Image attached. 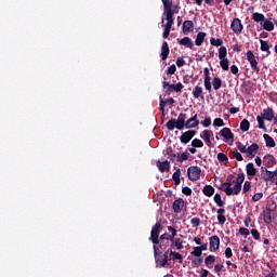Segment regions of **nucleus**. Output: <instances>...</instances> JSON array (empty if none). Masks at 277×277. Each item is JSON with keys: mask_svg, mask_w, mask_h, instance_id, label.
Here are the masks:
<instances>
[{"mask_svg": "<svg viewBox=\"0 0 277 277\" xmlns=\"http://www.w3.org/2000/svg\"><path fill=\"white\" fill-rule=\"evenodd\" d=\"M200 124V120L198 119V114H195L193 117L187 119V115L185 113H180L177 119L171 118L167 123L166 128L168 131H183V129H196Z\"/></svg>", "mask_w": 277, "mask_h": 277, "instance_id": "nucleus-1", "label": "nucleus"}, {"mask_svg": "<svg viewBox=\"0 0 277 277\" xmlns=\"http://www.w3.org/2000/svg\"><path fill=\"white\" fill-rule=\"evenodd\" d=\"M274 109L272 107L264 108L263 111L256 117L258 129L267 133V127H265V120L272 122L274 120Z\"/></svg>", "mask_w": 277, "mask_h": 277, "instance_id": "nucleus-2", "label": "nucleus"}, {"mask_svg": "<svg viewBox=\"0 0 277 277\" xmlns=\"http://www.w3.org/2000/svg\"><path fill=\"white\" fill-rule=\"evenodd\" d=\"M243 181H246V174L238 173L236 181H234V187H225L223 188V192L226 194V196H239L241 194Z\"/></svg>", "mask_w": 277, "mask_h": 277, "instance_id": "nucleus-3", "label": "nucleus"}, {"mask_svg": "<svg viewBox=\"0 0 277 277\" xmlns=\"http://www.w3.org/2000/svg\"><path fill=\"white\" fill-rule=\"evenodd\" d=\"M166 246H168L167 243H160L159 246H154V256H155V261L157 263V265H159V267H168L170 266V259L168 258V253H159V249L160 248H166Z\"/></svg>", "mask_w": 277, "mask_h": 277, "instance_id": "nucleus-4", "label": "nucleus"}, {"mask_svg": "<svg viewBox=\"0 0 277 277\" xmlns=\"http://www.w3.org/2000/svg\"><path fill=\"white\" fill-rule=\"evenodd\" d=\"M163 226H161V223H156L153 227H151V232H150V241L154 246H161V243H163V241H160V233L162 230Z\"/></svg>", "mask_w": 277, "mask_h": 277, "instance_id": "nucleus-5", "label": "nucleus"}, {"mask_svg": "<svg viewBox=\"0 0 277 277\" xmlns=\"http://www.w3.org/2000/svg\"><path fill=\"white\" fill-rule=\"evenodd\" d=\"M202 174V169L198 166H192L187 169V176L188 180L193 183H196V181H200V175Z\"/></svg>", "mask_w": 277, "mask_h": 277, "instance_id": "nucleus-6", "label": "nucleus"}, {"mask_svg": "<svg viewBox=\"0 0 277 277\" xmlns=\"http://www.w3.org/2000/svg\"><path fill=\"white\" fill-rule=\"evenodd\" d=\"M247 61L251 66V70L259 75V72H261V67H259V61H256V56L254 55V52H252L251 50L247 52Z\"/></svg>", "mask_w": 277, "mask_h": 277, "instance_id": "nucleus-7", "label": "nucleus"}, {"mask_svg": "<svg viewBox=\"0 0 277 277\" xmlns=\"http://www.w3.org/2000/svg\"><path fill=\"white\" fill-rule=\"evenodd\" d=\"M200 137H201V140H203V142L206 143V146H208V148H213L215 146V145H213V142L211 141V137H213V131L203 130L200 133Z\"/></svg>", "mask_w": 277, "mask_h": 277, "instance_id": "nucleus-8", "label": "nucleus"}, {"mask_svg": "<svg viewBox=\"0 0 277 277\" xmlns=\"http://www.w3.org/2000/svg\"><path fill=\"white\" fill-rule=\"evenodd\" d=\"M210 252H217L220 250V236L214 235L209 238Z\"/></svg>", "mask_w": 277, "mask_h": 277, "instance_id": "nucleus-9", "label": "nucleus"}, {"mask_svg": "<svg viewBox=\"0 0 277 277\" xmlns=\"http://www.w3.org/2000/svg\"><path fill=\"white\" fill-rule=\"evenodd\" d=\"M196 131L195 130H188L186 132H183L182 135L180 136V142L182 144H189V142H192V140H194V136L196 135Z\"/></svg>", "mask_w": 277, "mask_h": 277, "instance_id": "nucleus-10", "label": "nucleus"}, {"mask_svg": "<svg viewBox=\"0 0 277 277\" xmlns=\"http://www.w3.org/2000/svg\"><path fill=\"white\" fill-rule=\"evenodd\" d=\"M230 29L236 34V36H239L241 31H243V24H241V19L238 17L234 18L232 24H230Z\"/></svg>", "mask_w": 277, "mask_h": 277, "instance_id": "nucleus-11", "label": "nucleus"}, {"mask_svg": "<svg viewBox=\"0 0 277 277\" xmlns=\"http://www.w3.org/2000/svg\"><path fill=\"white\" fill-rule=\"evenodd\" d=\"M221 137H224L225 142H230V140H235V134L230 130V128H223L220 131Z\"/></svg>", "mask_w": 277, "mask_h": 277, "instance_id": "nucleus-12", "label": "nucleus"}, {"mask_svg": "<svg viewBox=\"0 0 277 277\" xmlns=\"http://www.w3.org/2000/svg\"><path fill=\"white\" fill-rule=\"evenodd\" d=\"M184 207H185V200L179 198L175 201H173L172 209H173L174 213H181V211H183Z\"/></svg>", "mask_w": 277, "mask_h": 277, "instance_id": "nucleus-13", "label": "nucleus"}, {"mask_svg": "<svg viewBox=\"0 0 277 277\" xmlns=\"http://www.w3.org/2000/svg\"><path fill=\"white\" fill-rule=\"evenodd\" d=\"M263 163L265 168H274V166L276 164V158L273 155L268 154L264 156Z\"/></svg>", "mask_w": 277, "mask_h": 277, "instance_id": "nucleus-14", "label": "nucleus"}, {"mask_svg": "<svg viewBox=\"0 0 277 277\" xmlns=\"http://www.w3.org/2000/svg\"><path fill=\"white\" fill-rule=\"evenodd\" d=\"M168 55H170V47L168 45V41H163L160 54L162 62H166V60H168Z\"/></svg>", "mask_w": 277, "mask_h": 277, "instance_id": "nucleus-15", "label": "nucleus"}, {"mask_svg": "<svg viewBox=\"0 0 277 277\" xmlns=\"http://www.w3.org/2000/svg\"><path fill=\"white\" fill-rule=\"evenodd\" d=\"M256 153H259V144L253 143L247 148V157L254 158L256 157Z\"/></svg>", "mask_w": 277, "mask_h": 277, "instance_id": "nucleus-16", "label": "nucleus"}, {"mask_svg": "<svg viewBox=\"0 0 277 277\" xmlns=\"http://www.w3.org/2000/svg\"><path fill=\"white\" fill-rule=\"evenodd\" d=\"M177 42L181 47H186L187 49H194V41H192V38L189 37L177 39Z\"/></svg>", "mask_w": 277, "mask_h": 277, "instance_id": "nucleus-17", "label": "nucleus"}, {"mask_svg": "<svg viewBox=\"0 0 277 277\" xmlns=\"http://www.w3.org/2000/svg\"><path fill=\"white\" fill-rule=\"evenodd\" d=\"M182 29H183V34L187 36V34H189L190 31H194V22L189 19L184 21Z\"/></svg>", "mask_w": 277, "mask_h": 277, "instance_id": "nucleus-18", "label": "nucleus"}, {"mask_svg": "<svg viewBox=\"0 0 277 277\" xmlns=\"http://www.w3.org/2000/svg\"><path fill=\"white\" fill-rule=\"evenodd\" d=\"M157 166H158V170H160V172H170V161L166 160V161H157Z\"/></svg>", "mask_w": 277, "mask_h": 277, "instance_id": "nucleus-19", "label": "nucleus"}, {"mask_svg": "<svg viewBox=\"0 0 277 277\" xmlns=\"http://www.w3.org/2000/svg\"><path fill=\"white\" fill-rule=\"evenodd\" d=\"M261 27H263L265 31H274V22H272V18L264 19V22L261 23Z\"/></svg>", "mask_w": 277, "mask_h": 277, "instance_id": "nucleus-20", "label": "nucleus"}, {"mask_svg": "<svg viewBox=\"0 0 277 277\" xmlns=\"http://www.w3.org/2000/svg\"><path fill=\"white\" fill-rule=\"evenodd\" d=\"M260 44H261L260 45L261 51L267 53V55H272V51H269V49H272V45H269V42L261 39Z\"/></svg>", "mask_w": 277, "mask_h": 277, "instance_id": "nucleus-21", "label": "nucleus"}, {"mask_svg": "<svg viewBox=\"0 0 277 277\" xmlns=\"http://www.w3.org/2000/svg\"><path fill=\"white\" fill-rule=\"evenodd\" d=\"M246 172L248 176H256L258 170L254 168V163L252 162L247 163Z\"/></svg>", "mask_w": 277, "mask_h": 277, "instance_id": "nucleus-22", "label": "nucleus"}, {"mask_svg": "<svg viewBox=\"0 0 277 277\" xmlns=\"http://www.w3.org/2000/svg\"><path fill=\"white\" fill-rule=\"evenodd\" d=\"M202 194H203V196L211 198V196H213V194H215V188L212 185H206L202 188Z\"/></svg>", "mask_w": 277, "mask_h": 277, "instance_id": "nucleus-23", "label": "nucleus"}, {"mask_svg": "<svg viewBox=\"0 0 277 277\" xmlns=\"http://www.w3.org/2000/svg\"><path fill=\"white\" fill-rule=\"evenodd\" d=\"M265 144L268 148H275L276 147V141H274V137L269 136V134H263Z\"/></svg>", "mask_w": 277, "mask_h": 277, "instance_id": "nucleus-24", "label": "nucleus"}, {"mask_svg": "<svg viewBox=\"0 0 277 277\" xmlns=\"http://www.w3.org/2000/svg\"><path fill=\"white\" fill-rule=\"evenodd\" d=\"M207 38V32H198L196 40H195V44L196 47H202V42H205V39Z\"/></svg>", "mask_w": 277, "mask_h": 277, "instance_id": "nucleus-25", "label": "nucleus"}, {"mask_svg": "<svg viewBox=\"0 0 277 277\" xmlns=\"http://www.w3.org/2000/svg\"><path fill=\"white\" fill-rule=\"evenodd\" d=\"M252 21H254V23H264L265 22V15L263 13H259L255 12L252 14Z\"/></svg>", "mask_w": 277, "mask_h": 277, "instance_id": "nucleus-26", "label": "nucleus"}, {"mask_svg": "<svg viewBox=\"0 0 277 277\" xmlns=\"http://www.w3.org/2000/svg\"><path fill=\"white\" fill-rule=\"evenodd\" d=\"M213 263H215V255H208L205 259V264L208 269H213Z\"/></svg>", "mask_w": 277, "mask_h": 277, "instance_id": "nucleus-27", "label": "nucleus"}, {"mask_svg": "<svg viewBox=\"0 0 277 277\" xmlns=\"http://www.w3.org/2000/svg\"><path fill=\"white\" fill-rule=\"evenodd\" d=\"M193 96L194 98H205V95H202V87L196 85L193 90Z\"/></svg>", "mask_w": 277, "mask_h": 277, "instance_id": "nucleus-28", "label": "nucleus"}, {"mask_svg": "<svg viewBox=\"0 0 277 277\" xmlns=\"http://www.w3.org/2000/svg\"><path fill=\"white\" fill-rule=\"evenodd\" d=\"M216 159L220 163H223V166H228V156H226V154L219 153Z\"/></svg>", "mask_w": 277, "mask_h": 277, "instance_id": "nucleus-29", "label": "nucleus"}, {"mask_svg": "<svg viewBox=\"0 0 277 277\" xmlns=\"http://www.w3.org/2000/svg\"><path fill=\"white\" fill-rule=\"evenodd\" d=\"M166 105H168L167 100L164 101L163 97H159V109L161 111L162 118L166 117Z\"/></svg>", "mask_w": 277, "mask_h": 277, "instance_id": "nucleus-30", "label": "nucleus"}, {"mask_svg": "<svg viewBox=\"0 0 277 277\" xmlns=\"http://www.w3.org/2000/svg\"><path fill=\"white\" fill-rule=\"evenodd\" d=\"M229 157L232 159L237 160V161H243V156L238 150H230L229 151Z\"/></svg>", "mask_w": 277, "mask_h": 277, "instance_id": "nucleus-31", "label": "nucleus"}, {"mask_svg": "<svg viewBox=\"0 0 277 277\" xmlns=\"http://www.w3.org/2000/svg\"><path fill=\"white\" fill-rule=\"evenodd\" d=\"M164 79V81L162 82V88H168L167 90H166V94L168 95V96H170V94H172V92H174V89L172 88V84H170V82H168L167 80H168V78H163Z\"/></svg>", "mask_w": 277, "mask_h": 277, "instance_id": "nucleus-32", "label": "nucleus"}, {"mask_svg": "<svg viewBox=\"0 0 277 277\" xmlns=\"http://www.w3.org/2000/svg\"><path fill=\"white\" fill-rule=\"evenodd\" d=\"M163 4V12L170 13L172 12V0H161Z\"/></svg>", "mask_w": 277, "mask_h": 277, "instance_id": "nucleus-33", "label": "nucleus"}, {"mask_svg": "<svg viewBox=\"0 0 277 277\" xmlns=\"http://www.w3.org/2000/svg\"><path fill=\"white\" fill-rule=\"evenodd\" d=\"M212 88L213 90H220V88H222V79L220 77H214L212 79Z\"/></svg>", "mask_w": 277, "mask_h": 277, "instance_id": "nucleus-34", "label": "nucleus"}, {"mask_svg": "<svg viewBox=\"0 0 277 277\" xmlns=\"http://www.w3.org/2000/svg\"><path fill=\"white\" fill-rule=\"evenodd\" d=\"M187 159H189V153L184 151L182 154H177V163H183V161H187Z\"/></svg>", "mask_w": 277, "mask_h": 277, "instance_id": "nucleus-35", "label": "nucleus"}, {"mask_svg": "<svg viewBox=\"0 0 277 277\" xmlns=\"http://www.w3.org/2000/svg\"><path fill=\"white\" fill-rule=\"evenodd\" d=\"M240 131H243V132L250 131V121L248 119H243L240 122Z\"/></svg>", "mask_w": 277, "mask_h": 277, "instance_id": "nucleus-36", "label": "nucleus"}, {"mask_svg": "<svg viewBox=\"0 0 277 277\" xmlns=\"http://www.w3.org/2000/svg\"><path fill=\"white\" fill-rule=\"evenodd\" d=\"M172 179H173L175 185H181V169H177L173 173Z\"/></svg>", "mask_w": 277, "mask_h": 277, "instance_id": "nucleus-37", "label": "nucleus"}, {"mask_svg": "<svg viewBox=\"0 0 277 277\" xmlns=\"http://www.w3.org/2000/svg\"><path fill=\"white\" fill-rule=\"evenodd\" d=\"M172 245L176 248V250H183V240L181 238H174V240H171Z\"/></svg>", "mask_w": 277, "mask_h": 277, "instance_id": "nucleus-38", "label": "nucleus"}, {"mask_svg": "<svg viewBox=\"0 0 277 277\" xmlns=\"http://www.w3.org/2000/svg\"><path fill=\"white\" fill-rule=\"evenodd\" d=\"M193 148H202L205 146V143L200 138H194L192 141Z\"/></svg>", "mask_w": 277, "mask_h": 277, "instance_id": "nucleus-39", "label": "nucleus"}, {"mask_svg": "<svg viewBox=\"0 0 277 277\" xmlns=\"http://www.w3.org/2000/svg\"><path fill=\"white\" fill-rule=\"evenodd\" d=\"M220 66L223 70H228L230 63L228 62V58H221Z\"/></svg>", "mask_w": 277, "mask_h": 277, "instance_id": "nucleus-40", "label": "nucleus"}, {"mask_svg": "<svg viewBox=\"0 0 277 277\" xmlns=\"http://www.w3.org/2000/svg\"><path fill=\"white\" fill-rule=\"evenodd\" d=\"M228 54L226 47H221L219 49V60H226V55Z\"/></svg>", "mask_w": 277, "mask_h": 277, "instance_id": "nucleus-41", "label": "nucleus"}, {"mask_svg": "<svg viewBox=\"0 0 277 277\" xmlns=\"http://www.w3.org/2000/svg\"><path fill=\"white\" fill-rule=\"evenodd\" d=\"M214 202L216 207H224V201L222 200V196L220 194L214 195Z\"/></svg>", "mask_w": 277, "mask_h": 277, "instance_id": "nucleus-42", "label": "nucleus"}, {"mask_svg": "<svg viewBox=\"0 0 277 277\" xmlns=\"http://www.w3.org/2000/svg\"><path fill=\"white\" fill-rule=\"evenodd\" d=\"M210 44H212V47H222V44H224V41L222 39L211 38Z\"/></svg>", "mask_w": 277, "mask_h": 277, "instance_id": "nucleus-43", "label": "nucleus"}, {"mask_svg": "<svg viewBox=\"0 0 277 277\" xmlns=\"http://www.w3.org/2000/svg\"><path fill=\"white\" fill-rule=\"evenodd\" d=\"M250 189H252V182L246 181L243 184V187H242V193L248 194V192H250Z\"/></svg>", "mask_w": 277, "mask_h": 277, "instance_id": "nucleus-44", "label": "nucleus"}, {"mask_svg": "<svg viewBox=\"0 0 277 277\" xmlns=\"http://www.w3.org/2000/svg\"><path fill=\"white\" fill-rule=\"evenodd\" d=\"M190 254L193 256L200 258L202 256V250L200 249V247H195L194 250L190 252Z\"/></svg>", "mask_w": 277, "mask_h": 277, "instance_id": "nucleus-45", "label": "nucleus"}, {"mask_svg": "<svg viewBox=\"0 0 277 277\" xmlns=\"http://www.w3.org/2000/svg\"><path fill=\"white\" fill-rule=\"evenodd\" d=\"M190 224H192L193 228H198V226H200V224H201L200 217H197V216L193 217L190 220Z\"/></svg>", "mask_w": 277, "mask_h": 277, "instance_id": "nucleus-46", "label": "nucleus"}, {"mask_svg": "<svg viewBox=\"0 0 277 277\" xmlns=\"http://www.w3.org/2000/svg\"><path fill=\"white\" fill-rule=\"evenodd\" d=\"M173 92H183V83L177 82L176 84H171Z\"/></svg>", "mask_w": 277, "mask_h": 277, "instance_id": "nucleus-47", "label": "nucleus"}, {"mask_svg": "<svg viewBox=\"0 0 277 277\" xmlns=\"http://www.w3.org/2000/svg\"><path fill=\"white\" fill-rule=\"evenodd\" d=\"M172 261H180V263H183V255L179 252L172 253Z\"/></svg>", "mask_w": 277, "mask_h": 277, "instance_id": "nucleus-48", "label": "nucleus"}, {"mask_svg": "<svg viewBox=\"0 0 277 277\" xmlns=\"http://www.w3.org/2000/svg\"><path fill=\"white\" fill-rule=\"evenodd\" d=\"M164 14H166L167 23L174 25V14H172V12L164 13Z\"/></svg>", "mask_w": 277, "mask_h": 277, "instance_id": "nucleus-49", "label": "nucleus"}, {"mask_svg": "<svg viewBox=\"0 0 277 277\" xmlns=\"http://www.w3.org/2000/svg\"><path fill=\"white\" fill-rule=\"evenodd\" d=\"M224 119H222V118H215L214 120H213V127H224Z\"/></svg>", "mask_w": 277, "mask_h": 277, "instance_id": "nucleus-50", "label": "nucleus"}, {"mask_svg": "<svg viewBox=\"0 0 277 277\" xmlns=\"http://www.w3.org/2000/svg\"><path fill=\"white\" fill-rule=\"evenodd\" d=\"M215 274H220L221 272H226V268L224 267V264H216L214 266Z\"/></svg>", "mask_w": 277, "mask_h": 277, "instance_id": "nucleus-51", "label": "nucleus"}, {"mask_svg": "<svg viewBox=\"0 0 277 277\" xmlns=\"http://www.w3.org/2000/svg\"><path fill=\"white\" fill-rule=\"evenodd\" d=\"M167 228H168L169 233H171L170 237H171L172 241H174V239H175L174 237H176V233H177L176 228H174L172 226H168Z\"/></svg>", "mask_w": 277, "mask_h": 277, "instance_id": "nucleus-52", "label": "nucleus"}, {"mask_svg": "<svg viewBox=\"0 0 277 277\" xmlns=\"http://www.w3.org/2000/svg\"><path fill=\"white\" fill-rule=\"evenodd\" d=\"M236 145L240 153L246 154L248 151V148L241 142L236 143Z\"/></svg>", "mask_w": 277, "mask_h": 277, "instance_id": "nucleus-53", "label": "nucleus"}, {"mask_svg": "<svg viewBox=\"0 0 277 277\" xmlns=\"http://www.w3.org/2000/svg\"><path fill=\"white\" fill-rule=\"evenodd\" d=\"M159 241H172V237L170 236V234L164 233L160 236Z\"/></svg>", "mask_w": 277, "mask_h": 277, "instance_id": "nucleus-54", "label": "nucleus"}, {"mask_svg": "<svg viewBox=\"0 0 277 277\" xmlns=\"http://www.w3.org/2000/svg\"><path fill=\"white\" fill-rule=\"evenodd\" d=\"M251 235L255 241H259L261 239V234L259 233V229H251Z\"/></svg>", "mask_w": 277, "mask_h": 277, "instance_id": "nucleus-55", "label": "nucleus"}, {"mask_svg": "<svg viewBox=\"0 0 277 277\" xmlns=\"http://www.w3.org/2000/svg\"><path fill=\"white\" fill-rule=\"evenodd\" d=\"M167 75H174V72H176V65H171L168 67V69L166 70Z\"/></svg>", "mask_w": 277, "mask_h": 277, "instance_id": "nucleus-56", "label": "nucleus"}, {"mask_svg": "<svg viewBox=\"0 0 277 277\" xmlns=\"http://www.w3.org/2000/svg\"><path fill=\"white\" fill-rule=\"evenodd\" d=\"M192 263L195 265V267H200V265H202V258L199 256L196 260H193Z\"/></svg>", "mask_w": 277, "mask_h": 277, "instance_id": "nucleus-57", "label": "nucleus"}, {"mask_svg": "<svg viewBox=\"0 0 277 277\" xmlns=\"http://www.w3.org/2000/svg\"><path fill=\"white\" fill-rule=\"evenodd\" d=\"M217 222L221 225L226 224V216L224 214H217Z\"/></svg>", "mask_w": 277, "mask_h": 277, "instance_id": "nucleus-58", "label": "nucleus"}, {"mask_svg": "<svg viewBox=\"0 0 277 277\" xmlns=\"http://www.w3.org/2000/svg\"><path fill=\"white\" fill-rule=\"evenodd\" d=\"M201 124H202V127H205L206 129L209 128V127H211V118H210V117L206 118L203 121H201Z\"/></svg>", "mask_w": 277, "mask_h": 277, "instance_id": "nucleus-59", "label": "nucleus"}, {"mask_svg": "<svg viewBox=\"0 0 277 277\" xmlns=\"http://www.w3.org/2000/svg\"><path fill=\"white\" fill-rule=\"evenodd\" d=\"M261 198H263V193H256L253 195L252 200H253V202H259V200H261Z\"/></svg>", "mask_w": 277, "mask_h": 277, "instance_id": "nucleus-60", "label": "nucleus"}, {"mask_svg": "<svg viewBox=\"0 0 277 277\" xmlns=\"http://www.w3.org/2000/svg\"><path fill=\"white\" fill-rule=\"evenodd\" d=\"M239 234L243 235L245 237H248V235H250V230L246 227H240L239 228Z\"/></svg>", "mask_w": 277, "mask_h": 277, "instance_id": "nucleus-61", "label": "nucleus"}, {"mask_svg": "<svg viewBox=\"0 0 277 277\" xmlns=\"http://www.w3.org/2000/svg\"><path fill=\"white\" fill-rule=\"evenodd\" d=\"M176 66H177V68H181V67L185 66V58L179 57L176 60Z\"/></svg>", "mask_w": 277, "mask_h": 277, "instance_id": "nucleus-62", "label": "nucleus"}, {"mask_svg": "<svg viewBox=\"0 0 277 277\" xmlns=\"http://www.w3.org/2000/svg\"><path fill=\"white\" fill-rule=\"evenodd\" d=\"M182 193L184 194V196H192V189L189 188V186L183 187Z\"/></svg>", "mask_w": 277, "mask_h": 277, "instance_id": "nucleus-63", "label": "nucleus"}, {"mask_svg": "<svg viewBox=\"0 0 277 277\" xmlns=\"http://www.w3.org/2000/svg\"><path fill=\"white\" fill-rule=\"evenodd\" d=\"M225 256L226 259H230L233 256V249H230V247L225 249Z\"/></svg>", "mask_w": 277, "mask_h": 277, "instance_id": "nucleus-64", "label": "nucleus"}]
</instances>
